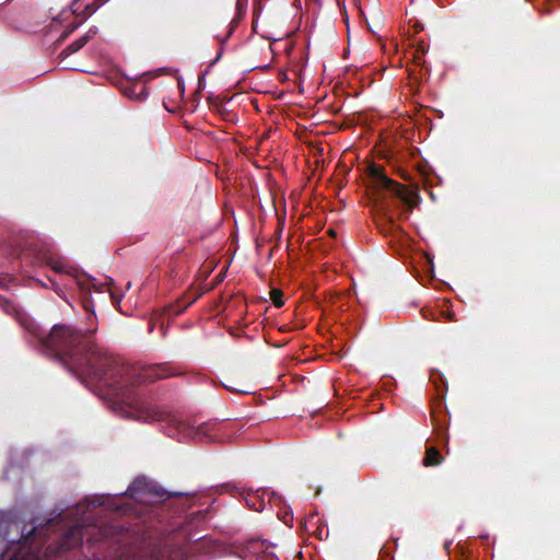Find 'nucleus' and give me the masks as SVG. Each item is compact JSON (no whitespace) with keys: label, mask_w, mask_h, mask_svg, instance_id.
<instances>
[{"label":"nucleus","mask_w":560,"mask_h":560,"mask_svg":"<svg viewBox=\"0 0 560 560\" xmlns=\"http://www.w3.org/2000/svg\"><path fill=\"white\" fill-rule=\"evenodd\" d=\"M90 39H91V35L89 33L82 35L80 38L75 39L70 45H68L61 51V56H70V55L79 51L81 48H83L89 43Z\"/></svg>","instance_id":"39448f33"},{"label":"nucleus","mask_w":560,"mask_h":560,"mask_svg":"<svg viewBox=\"0 0 560 560\" xmlns=\"http://www.w3.org/2000/svg\"><path fill=\"white\" fill-rule=\"evenodd\" d=\"M246 3L247 2H236V15L233 18V20L229 23V30L224 36L217 34L215 39L220 44V50L218 52L217 59H219L223 51V45L225 42L231 37V35L234 33L235 28L237 27L240 21L244 18L246 14Z\"/></svg>","instance_id":"20e7f679"},{"label":"nucleus","mask_w":560,"mask_h":560,"mask_svg":"<svg viewBox=\"0 0 560 560\" xmlns=\"http://www.w3.org/2000/svg\"><path fill=\"white\" fill-rule=\"evenodd\" d=\"M96 329H79L68 324H56L47 335H37L45 353L58 361L88 386L106 389L116 404L126 405L135 411L145 412V420L158 419L154 410L141 406L133 390L147 382L178 375L167 363L152 364L140 370L120 363L98 346L93 337Z\"/></svg>","instance_id":"f03ea898"},{"label":"nucleus","mask_w":560,"mask_h":560,"mask_svg":"<svg viewBox=\"0 0 560 560\" xmlns=\"http://www.w3.org/2000/svg\"><path fill=\"white\" fill-rule=\"evenodd\" d=\"M328 233L331 235V236H336V232L334 230H329Z\"/></svg>","instance_id":"5701e85b"},{"label":"nucleus","mask_w":560,"mask_h":560,"mask_svg":"<svg viewBox=\"0 0 560 560\" xmlns=\"http://www.w3.org/2000/svg\"><path fill=\"white\" fill-rule=\"evenodd\" d=\"M83 307H84V310H85L86 312H90V311H91V312H93V311H92V302H91V301H89V300H86V301H84V302H83Z\"/></svg>","instance_id":"dca6fc26"},{"label":"nucleus","mask_w":560,"mask_h":560,"mask_svg":"<svg viewBox=\"0 0 560 560\" xmlns=\"http://www.w3.org/2000/svg\"><path fill=\"white\" fill-rule=\"evenodd\" d=\"M353 8L358 11V13L364 19L366 24L370 26V20L366 15V9L361 5V2H352Z\"/></svg>","instance_id":"f8f14e48"},{"label":"nucleus","mask_w":560,"mask_h":560,"mask_svg":"<svg viewBox=\"0 0 560 560\" xmlns=\"http://www.w3.org/2000/svg\"><path fill=\"white\" fill-rule=\"evenodd\" d=\"M451 544H452V541L445 542L444 548H445V549H448V547H450V545H451Z\"/></svg>","instance_id":"b1692460"},{"label":"nucleus","mask_w":560,"mask_h":560,"mask_svg":"<svg viewBox=\"0 0 560 560\" xmlns=\"http://www.w3.org/2000/svg\"><path fill=\"white\" fill-rule=\"evenodd\" d=\"M224 387L231 392H235V393H241V394H247L248 390H245V389H241V388H236L234 387V385H224Z\"/></svg>","instance_id":"2eb2a0df"},{"label":"nucleus","mask_w":560,"mask_h":560,"mask_svg":"<svg viewBox=\"0 0 560 560\" xmlns=\"http://www.w3.org/2000/svg\"><path fill=\"white\" fill-rule=\"evenodd\" d=\"M443 457L439 450L434 446H429L425 450V456L423 458L424 466H438L442 463Z\"/></svg>","instance_id":"423d86ee"},{"label":"nucleus","mask_w":560,"mask_h":560,"mask_svg":"<svg viewBox=\"0 0 560 560\" xmlns=\"http://www.w3.org/2000/svg\"><path fill=\"white\" fill-rule=\"evenodd\" d=\"M207 424L206 423H202L200 427H199V432L200 433H206V430H207Z\"/></svg>","instance_id":"6ab92c4d"},{"label":"nucleus","mask_w":560,"mask_h":560,"mask_svg":"<svg viewBox=\"0 0 560 560\" xmlns=\"http://www.w3.org/2000/svg\"><path fill=\"white\" fill-rule=\"evenodd\" d=\"M79 3H80V2H77V1L71 2V7H70V9H71V13H72V14H77V10L80 8V7H78V8H77V5H78Z\"/></svg>","instance_id":"f3484780"},{"label":"nucleus","mask_w":560,"mask_h":560,"mask_svg":"<svg viewBox=\"0 0 560 560\" xmlns=\"http://www.w3.org/2000/svg\"><path fill=\"white\" fill-rule=\"evenodd\" d=\"M281 233H282V228L280 226L279 230H278L279 236L281 235Z\"/></svg>","instance_id":"393cba45"},{"label":"nucleus","mask_w":560,"mask_h":560,"mask_svg":"<svg viewBox=\"0 0 560 560\" xmlns=\"http://www.w3.org/2000/svg\"><path fill=\"white\" fill-rule=\"evenodd\" d=\"M368 176L374 189V207L377 212L376 224L384 235L398 231L395 224L394 211L401 205L413 207L418 192L408 189L402 184L390 179L384 168L375 164L368 167Z\"/></svg>","instance_id":"7ed1b4c3"},{"label":"nucleus","mask_w":560,"mask_h":560,"mask_svg":"<svg viewBox=\"0 0 560 560\" xmlns=\"http://www.w3.org/2000/svg\"><path fill=\"white\" fill-rule=\"evenodd\" d=\"M122 499L128 502L113 506L122 514L100 524L88 525L82 516L66 527L63 513L44 523L34 518L23 525L20 538L11 540L0 560H54L80 546L84 537L91 545H108L114 553L126 555L178 532V492L165 491L138 477L119 498Z\"/></svg>","instance_id":"f257e3e1"},{"label":"nucleus","mask_w":560,"mask_h":560,"mask_svg":"<svg viewBox=\"0 0 560 560\" xmlns=\"http://www.w3.org/2000/svg\"><path fill=\"white\" fill-rule=\"evenodd\" d=\"M282 296L283 293L279 289H272L270 291V299L276 307H281L284 304Z\"/></svg>","instance_id":"9d476101"},{"label":"nucleus","mask_w":560,"mask_h":560,"mask_svg":"<svg viewBox=\"0 0 560 560\" xmlns=\"http://www.w3.org/2000/svg\"><path fill=\"white\" fill-rule=\"evenodd\" d=\"M85 18L83 16L79 22H75V23H71L69 26H68V30L65 31L61 35V39H65L66 37L69 36V34H71L81 23L82 21L84 20Z\"/></svg>","instance_id":"ddd939ff"},{"label":"nucleus","mask_w":560,"mask_h":560,"mask_svg":"<svg viewBox=\"0 0 560 560\" xmlns=\"http://www.w3.org/2000/svg\"><path fill=\"white\" fill-rule=\"evenodd\" d=\"M337 5H338V8H339L340 13H341V14H342V16H343V21H345V23H346V24H348V20H349V18H348L347 9H346V7H345V2H337Z\"/></svg>","instance_id":"4468645a"},{"label":"nucleus","mask_w":560,"mask_h":560,"mask_svg":"<svg viewBox=\"0 0 560 560\" xmlns=\"http://www.w3.org/2000/svg\"><path fill=\"white\" fill-rule=\"evenodd\" d=\"M259 11H260V5L259 4L255 5L254 7V15H257L259 13Z\"/></svg>","instance_id":"412c9836"},{"label":"nucleus","mask_w":560,"mask_h":560,"mask_svg":"<svg viewBox=\"0 0 560 560\" xmlns=\"http://www.w3.org/2000/svg\"><path fill=\"white\" fill-rule=\"evenodd\" d=\"M202 295V293H197L195 294V296L188 302V304H192L194 302H196L200 296Z\"/></svg>","instance_id":"a211bd4d"},{"label":"nucleus","mask_w":560,"mask_h":560,"mask_svg":"<svg viewBox=\"0 0 560 560\" xmlns=\"http://www.w3.org/2000/svg\"><path fill=\"white\" fill-rule=\"evenodd\" d=\"M124 93L128 97L133 98L136 101H142L148 95L147 88L144 85H142V84H140V85L132 84L130 86H127L125 89Z\"/></svg>","instance_id":"0eeeda50"},{"label":"nucleus","mask_w":560,"mask_h":560,"mask_svg":"<svg viewBox=\"0 0 560 560\" xmlns=\"http://www.w3.org/2000/svg\"><path fill=\"white\" fill-rule=\"evenodd\" d=\"M52 268H54V270H56V271H58V272H60V271L62 270V267H61V265H60V264H55V265L52 266Z\"/></svg>","instance_id":"aec40b11"},{"label":"nucleus","mask_w":560,"mask_h":560,"mask_svg":"<svg viewBox=\"0 0 560 560\" xmlns=\"http://www.w3.org/2000/svg\"><path fill=\"white\" fill-rule=\"evenodd\" d=\"M89 510V504L79 503L68 514L71 516H79L81 513H85Z\"/></svg>","instance_id":"9b49d317"},{"label":"nucleus","mask_w":560,"mask_h":560,"mask_svg":"<svg viewBox=\"0 0 560 560\" xmlns=\"http://www.w3.org/2000/svg\"><path fill=\"white\" fill-rule=\"evenodd\" d=\"M246 503L252 510L257 511V512L261 511L265 505V502L262 500H260L257 494L249 495L246 499Z\"/></svg>","instance_id":"1a4fd4ad"},{"label":"nucleus","mask_w":560,"mask_h":560,"mask_svg":"<svg viewBox=\"0 0 560 560\" xmlns=\"http://www.w3.org/2000/svg\"><path fill=\"white\" fill-rule=\"evenodd\" d=\"M370 19L375 25H382L384 22L383 13L381 12L377 4L374 2L371 9L369 10Z\"/></svg>","instance_id":"6e6552de"},{"label":"nucleus","mask_w":560,"mask_h":560,"mask_svg":"<svg viewBox=\"0 0 560 560\" xmlns=\"http://www.w3.org/2000/svg\"><path fill=\"white\" fill-rule=\"evenodd\" d=\"M415 28L416 33H419L420 31L423 30V27L421 25H418V23H416Z\"/></svg>","instance_id":"4be33fe9"},{"label":"nucleus","mask_w":560,"mask_h":560,"mask_svg":"<svg viewBox=\"0 0 560 560\" xmlns=\"http://www.w3.org/2000/svg\"><path fill=\"white\" fill-rule=\"evenodd\" d=\"M97 504H98V505H103V504H104V502H103V501H101V500H97Z\"/></svg>","instance_id":"a878e982"}]
</instances>
